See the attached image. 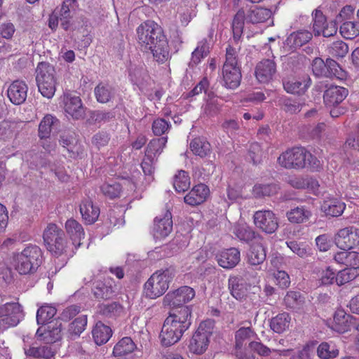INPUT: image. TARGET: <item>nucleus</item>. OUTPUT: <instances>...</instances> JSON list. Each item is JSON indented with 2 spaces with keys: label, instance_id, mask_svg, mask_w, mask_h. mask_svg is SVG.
<instances>
[{
  "label": "nucleus",
  "instance_id": "nucleus-1",
  "mask_svg": "<svg viewBox=\"0 0 359 359\" xmlns=\"http://www.w3.org/2000/svg\"><path fill=\"white\" fill-rule=\"evenodd\" d=\"M138 42L145 50H149L155 60L164 62L169 58V46L161 26L147 20L137 29Z\"/></svg>",
  "mask_w": 359,
  "mask_h": 359
},
{
  "label": "nucleus",
  "instance_id": "nucleus-2",
  "mask_svg": "<svg viewBox=\"0 0 359 359\" xmlns=\"http://www.w3.org/2000/svg\"><path fill=\"white\" fill-rule=\"evenodd\" d=\"M191 325V309L189 306L172 309L165 319L159 338L163 346L177 343Z\"/></svg>",
  "mask_w": 359,
  "mask_h": 359
},
{
  "label": "nucleus",
  "instance_id": "nucleus-3",
  "mask_svg": "<svg viewBox=\"0 0 359 359\" xmlns=\"http://www.w3.org/2000/svg\"><path fill=\"white\" fill-rule=\"evenodd\" d=\"M277 162L286 169H302L307 164L313 168L319 165V161L302 147H293L283 152L278 158Z\"/></svg>",
  "mask_w": 359,
  "mask_h": 359
},
{
  "label": "nucleus",
  "instance_id": "nucleus-4",
  "mask_svg": "<svg viewBox=\"0 0 359 359\" xmlns=\"http://www.w3.org/2000/svg\"><path fill=\"white\" fill-rule=\"evenodd\" d=\"M42 251L36 245H30L14 257L15 269L22 275L35 273L42 263Z\"/></svg>",
  "mask_w": 359,
  "mask_h": 359
},
{
  "label": "nucleus",
  "instance_id": "nucleus-5",
  "mask_svg": "<svg viewBox=\"0 0 359 359\" xmlns=\"http://www.w3.org/2000/svg\"><path fill=\"white\" fill-rule=\"evenodd\" d=\"M175 275V271L170 267L154 272L144 285V292L149 299H156L168 289L170 283Z\"/></svg>",
  "mask_w": 359,
  "mask_h": 359
},
{
  "label": "nucleus",
  "instance_id": "nucleus-6",
  "mask_svg": "<svg viewBox=\"0 0 359 359\" xmlns=\"http://www.w3.org/2000/svg\"><path fill=\"white\" fill-rule=\"evenodd\" d=\"M36 81L39 91L48 99L55 95L57 85L55 69L47 62H40L36 69Z\"/></svg>",
  "mask_w": 359,
  "mask_h": 359
},
{
  "label": "nucleus",
  "instance_id": "nucleus-7",
  "mask_svg": "<svg viewBox=\"0 0 359 359\" xmlns=\"http://www.w3.org/2000/svg\"><path fill=\"white\" fill-rule=\"evenodd\" d=\"M213 327L214 322L211 320L200 323L190 340L189 344L190 352L196 355H201L205 352L210 343V337L212 334Z\"/></svg>",
  "mask_w": 359,
  "mask_h": 359
},
{
  "label": "nucleus",
  "instance_id": "nucleus-8",
  "mask_svg": "<svg viewBox=\"0 0 359 359\" xmlns=\"http://www.w3.org/2000/svg\"><path fill=\"white\" fill-rule=\"evenodd\" d=\"M23 318L24 313L20 304L6 303L0 306V329L15 327Z\"/></svg>",
  "mask_w": 359,
  "mask_h": 359
},
{
  "label": "nucleus",
  "instance_id": "nucleus-9",
  "mask_svg": "<svg viewBox=\"0 0 359 359\" xmlns=\"http://www.w3.org/2000/svg\"><path fill=\"white\" fill-rule=\"evenodd\" d=\"M195 290L189 286H182L169 292L163 298V304L172 306L175 309L184 307L183 305L190 302L195 297Z\"/></svg>",
  "mask_w": 359,
  "mask_h": 359
},
{
  "label": "nucleus",
  "instance_id": "nucleus-10",
  "mask_svg": "<svg viewBox=\"0 0 359 359\" xmlns=\"http://www.w3.org/2000/svg\"><path fill=\"white\" fill-rule=\"evenodd\" d=\"M334 242L341 250L348 251L359 245V229L348 226L339 230Z\"/></svg>",
  "mask_w": 359,
  "mask_h": 359
},
{
  "label": "nucleus",
  "instance_id": "nucleus-11",
  "mask_svg": "<svg viewBox=\"0 0 359 359\" xmlns=\"http://www.w3.org/2000/svg\"><path fill=\"white\" fill-rule=\"evenodd\" d=\"M253 219L255 225L266 233H273L278 228V219L271 210L256 211Z\"/></svg>",
  "mask_w": 359,
  "mask_h": 359
},
{
  "label": "nucleus",
  "instance_id": "nucleus-12",
  "mask_svg": "<svg viewBox=\"0 0 359 359\" xmlns=\"http://www.w3.org/2000/svg\"><path fill=\"white\" fill-rule=\"evenodd\" d=\"M61 323L58 320L50 321L38 328L36 335L40 341L50 344L61 338Z\"/></svg>",
  "mask_w": 359,
  "mask_h": 359
},
{
  "label": "nucleus",
  "instance_id": "nucleus-13",
  "mask_svg": "<svg viewBox=\"0 0 359 359\" xmlns=\"http://www.w3.org/2000/svg\"><path fill=\"white\" fill-rule=\"evenodd\" d=\"M27 93V84L20 80L13 81L7 89V96L9 100L15 105L22 104L26 101Z\"/></svg>",
  "mask_w": 359,
  "mask_h": 359
},
{
  "label": "nucleus",
  "instance_id": "nucleus-14",
  "mask_svg": "<svg viewBox=\"0 0 359 359\" xmlns=\"http://www.w3.org/2000/svg\"><path fill=\"white\" fill-rule=\"evenodd\" d=\"M172 230V215L166 211L163 215L157 216L154 219L153 227L154 236L161 239L168 236Z\"/></svg>",
  "mask_w": 359,
  "mask_h": 359
},
{
  "label": "nucleus",
  "instance_id": "nucleus-15",
  "mask_svg": "<svg viewBox=\"0 0 359 359\" xmlns=\"http://www.w3.org/2000/svg\"><path fill=\"white\" fill-rule=\"evenodd\" d=\"M276 73V64L273 60L264 59L257 63L255 67V76L260 83H268Z\"/></svg>",
  "mask_w": 359,
  "mask_h": 359
},
{
  "label": "nucleus",
  "instance_id": "nucleus-16",
  "mask_svg": "<svg viewBox=\"0 0 359 359\" xmlns=\"http://www.w3.org/2000/svg\"><path fill=\"white\" fill-rule=\"evenodd\" d=\"M115 285L109 278L104 280H97L93 283L92 292L97 299H107L111 298L115 292Z\"/></svg>",
  "mask_w": 359,
  "mask_h": 359
},
{
  "label": "nucleus",
  "instance_id": "nucleus-17",
  "mask_svg": "<svg viewBox=\"0 0 359 359\" xmlns=\"http://www.w3.org/2000/svg\"><path fill=\"white\" fill-rule=\"evenodd\" d=\"M242 78L239 66H228L224 65L222 68V80L224 86L229 89H236L240 84Z\"/></svg>",
  "mask_w": 359,
  "mask_h": 359
},
{
  "label": "nucleus",
  "instance_id": "nucleus-18",
  "mask_svg": "<svg viewBox=\"0 0 359 359\" xmlns=\"http://www.w3.org/2000/svg\"><path fill=\"white\" fill-rule=\"evenodd\" d=\"M209 189L204 184L194 186L192 189L184 196V202L191 206L203 203L209 195Z\"/></svg>",
  "mask_w": 359,
  "mask_h": 359
},
{
  "label": "nucleus",
  "instance_id": "nucleus-19",
  "mask_svg": "<svg viewBox=\"0 0 359 359\" xmlns=\"http://www.w3.org/2000/svg\"><path fill=\"white\" fill-rule=\"evenodd\" d=\"M348 94L346 88L333 86L325 90L323 95L324 102L327 107H334L341 103Z\"/></svg>",
  "mask_w": 359,
  "mask_h": 359
},
{
  "label": "nucleus",
  "instance_id": "nucleus-20",
  "mask_svg": "<svg viewBox=\"0 0 359 359\" xmlns=\"http://www.w3.org/2000/svg\"><path fill=\"white\" fill-rule=\"evenodd\" d=\"M60 126V121L52 114H46L41 119L39 125L38 135L42 140L47 141L53 130H57Z\"/></svg>",
  "mask_w": 359,
  "mask_h": 359
},
{
  "label": "nucleus",
  "instance_id": "nucleus-21",
  "mask_svg": "<svg viewBox=\"0 0 359 359\" xmlns=\"http://www.w3.org/2000/svg\"><path fill=\"white\" fill-rule=\"evenodd\" d=\"M229 290L231 294L237 300L245 299L250 285L242 278L230 277L228 280Z\"/></svg>",
  "mask_w": 359,
  "mask_h": 359
},
{
  "label": "nucleus",
  "instance_id": "nucleus-22",
  "mask_svg": "<svg viewBox=\"0 0 359 359\" xmlns=\"http://www.w3.org/2000/svg\"><path fill=\"white\" fill-rule=\"evenodd\" d=\"M65 109L68 114L76 119L82 118L85 113L81 98L70 94L65 97Z\"/></svg>",
  "mask_w": 359,
  "mask_h": 359
},
{
  "label": "nucleus",
  "instance_id": "nucleus-23",
  "mask_svg": "<svg viewBox=\"0 0 359 359\" xmlns=\"http://www.w3.org/2000/svg\"><path fill=\"white\" fill-rule=\"evenodd\" d=\"M240 251L231 248L222 251L217 256L219 265L224 269H232L240 262Z\"/></svg>",
  "mask_w": 359,
  "mask_h": 359
},
{
  "label": "nucleus",
  "instance_id": "nucleus-24",
  "mask_svg": "<svg viewBox=\"0 0 359 359\" xmlns=\"http://www.w3.org/2000/svg\"><path fill=\"white\" fill-rule=\"evenodd\" d=\"M311 83L309 76L299 79H292L283 82L284 89L289 93L302 95L304 94Z\"/></svg>",
  "mask_w": 359,
  "mask_h": 359
},
{
  "label": "nucleus",
  "instance_id": "nucleus-25",
  "mask_svg": "<svg viewBox=\"0 0 359 359\" xmlns=\"http://www.w3.org/2000/svg\"><path fill=\"white\" fill-rule=\"evenodd\" d=\"M136 345L130 337H123L118 341L113 349V355L119 359H127L135 349Z\"/></svg>",
  "mask_w": 359,
  "mask_h": 359
},
{
  "label": "nucleus",
  "instance_id": "nucleus-26",
  "mask_svg": "<svg viewBox=\"0 0 359 359\" xmlns=\"http://www.w3.org/2000/svg\"><path fill=\"white\" fill-rule=\"evenodd\" d=\"M80 212L85 222L91 224L97 221L100 215V209L93 205L90 198L84 199L80 205Z\"/></svg>",
  "mask_w": 359,
  "mask_h": 359
},
{
  "label": "nucleus",
  "instance_id": "nucleus-27",
  "mask_svg": "<svg viewBox=\"0 0 359 359\" xmlns=\"http://www.w3.org/2000/svg\"><path fill=\"white\" fill-rule=\"evenodd\" d=\"M66 231L76 247L81 245V241L84 238V230L81 224L74 219H68L65 223Z\"/></svg>",
  "mask_w": 359,
  "mask_h": 359
},
{
  "label": "nucleus",
  "instance_id": "nucleus-28",
  "mask_svg": "<svg viewBox=\"0 0 359 359\" xmlns=\"http://www.w3.org/2000/svg\"><path fill=\"white\" fill-rule=\"evenodd\" d=\"M271 15L269 9L255 6L247 12L246 21L252 24L263 23L271 18Z\"/></svg>",
  "mask_w": 359,
  "mask_h": 359
},
{
  "label": "nucleus",
  "instance_id": "nucleus-29",
  "mask_svg": "<svg viewBox=\"0 0 359 359\" xmlns=\"http://www.w3.org/2000/svg\"><path fill=\"white\" fill-rule=\"evenodd\" d=\"M312 39V34L307 30H299L293 32L287 37V45L291 49H297L308 43Z\"/></svg>",
  "mask_w": 359,
  "mask_h": 359
},
{
  "label": "nucleus",
  "instance_id": "nucleus-30",
  "mask_svg": "<svg viewBox=\"0 0 359 359\" xmlns=\"http://www.w3.org/2000/svg\"><path fill=\"white\" fill-rule=\"evenodd\" d=\"M286 216L291 223L302 224L310 219L311 212L306 206H299L287 211Z\"/></svg>",
  "mask_w": 359,
  "mask_h": 359
},
{
  "label": "nucleus",
  "instance_id": "nucleus-31",
  "mask_svg": "<svg viewBox=\"0 0 359 359\" xmlns=\"http://www.w3.org/2000/svg\"><path fill=\"white\" fill-rule=\"evenodd\" d=\"M92 333L95 344L102 345L109 341L111 337L112 330L110 327L99 321L95 324Z\"/></svg>",
  "mask_w": 359,
  "mask_h": 359
},
{
  "label": "nucleus",
  "instance_id": "nucleus-32",
  "mask_svg": "<svg viewBox=\"0 0 359 359\" xmlns=\"http://www.w3.org/2000/svg\"><path fill=\"white\" fill-rule=\"evenodd\" d=\"M245 20H246L245 13L243 9H240L236 13L232 20L233 39L236 44L238 43L242 37Z\"/></svg>",
  "mask_w": 359,
  "mask_h": 359
},
{
  "label": "nucleus",
  "instance_id": "nucleus-33",
  "mask_svg": "<svg viewBox=\"0 0 359 359\" xmlns=\"http://www.w3.org/2000/svg\"><path fill=\"white\" fill-rule=\"evenodd\" d=\"M266 250L261 243L253 244L248 255V262L252 266H258L266 259Z\"/></svg>",
  "mask_w": 359,
  "mask_h": 359
},
{
  "label": "nucleus",
  "instance_id": "nucleus-34",
  "mask_svg": "<svg viewBox=\"0 0 359 359\" xmlns=\"http://www.w3.org/2000/svg\"><path fill=\"white\" fill-rule=\"evenodd\" d=\"M346 205L337 198H332L323 201L321 210L327 215L332 217L340 216L345 210Z\"/></svg>",
  "mask_w": 359,
  "mask_h": 359
},
{
  "label": "nucleus",
  "instance_id": "nucleus-35",
  "mask_svg": "<svg viewBox=\"0 0 359 359\" xmlns=\"http://www.w3.org/2000/svg\"><path fill=\"white\" fill-rule=\"evenodd\" d=\"M290 321L291 318L288 313H278L271 319L270 327L273 332L281 334L289 328Z\"/></svg>",
  "mask_w": 359,
  "mask_h": 359
},
{
  "label": "nucleus",
  "instance_id": "nucleus-36",
  "mask_svg": "<svg viewBox=\"0 0 359 359\" xmlns=\"http://www.w3.org/2000/svg\"><path fill=\"white\" fill-rule=\"evenodd\" d=\"M94 93L98 102L107 103L114 98L115 91L109 83L101 82L95 88Z\"/></svg>",
  "mask_w": 359,
  "mask_h": 359
},
{
  "label": "nucleus",
  "instance_id": "nucleus-37",
  "mask_svg": "<svg viewBox=\"0 0 359 359\" xmlns=\"http://www.w3.org/2000/svg\"><path fill=\"white\" fill-rule=\"evenodd\" d=\"M209 52L210 44L206 39H203L198 43L197 47L193 51L189 65L191 67L197 65L202 59L207 57Z\"/></svg>",
  "mask_w": 359,
  "mask_h": 359
},
{
  "label": "nucleus",
  "instance_id": "nucleus-38",
  "mask_svg": "<svg viewBox=\"0 0 359 359\" xmlns=\"http://www.w3.org/2000/svg\"><path fill=\"white\" fill-rule=\"evenodd\" d=\"M191 151L201 158L208 156L211 153L210 144L204 139L195 138L190 143Z\"/></svg>",
  "mask_w": 359,
  "mask_h": 359
},
{
  "label": "nucleus",
  "instance_id": "nucleus-39",
  "mask_svg": "<svg viewBox=\"0 0 359 359\" xmlns=\"http://www.w3.org/2000/svg\"><path fill=\"white\" fill-rule=\"evenodd\" d=\"M304 297L299 292L288 291L284 297V304L288 309L299 310L304 304Z\"/></svg>",
  "mask_w": 359,
  "mask_h": 359
},
{
  "label": "nucleus",
  "instance_id": "nucleus-40",
  "mask_svg": "<svg viewBox=\"0 0 359 359\" xmlns=\"http://www.w3.org/2000/svg\"><path fill=\"white\" fill-rule=\"evenodd\" d=\"M233 233L239 240L246 243H249L253 239H256L255 231L245 224H236L233 226Z\"/></svg>",
  "mask_w": 359,
  "mask_h": 359
},
{
  "label": "nucleus",
  "instance_id": "nucleus-41",
  "mask_svg": "<svg viewBox=\"0 0 359 359\" xmlns=\"http://www.w3.org/2000/svg\"><path fill=\"white\" fill-rule=\"evenodd\" d=\"M166 143V137L153 139L147 145L145 151L146 156L156 159L157 156L163 151Z\"/></svg>",
  "mask_w": 359,
  "mask_h": 359
},
{
  "label": "nucleus",
  "instance_id": "nucleus-42",
  "mask_svg": "<svg viewBox=\"0 0 359 359\" xmlns=\"http://www.w3.org/2000/svg\"><path fill=\"white\" fill-rule=\"evenodd\" d=\"M359 276V266L346 268L338 272L336 276V283L338 285H342L354 280Z\"/></svg>",
  "mask_w": 359,
  "mask_h": 359
},
{
  "label": "nucleus",
  "instance_id": "nucleus-43",
  "mask_svg": "<svg viewBox=\"0 0 359 359\" xmlns=\"http://www.w3.org/2000/svg\"><path fill=\"white\" fill-rule=\"evenodd\" d=\"M249 347L253 352L257 353L260 356H269L272 351L279 352L280 355L287 356L290 350L271 349L260 341H251L249 343Z\"/></svg>",
  "mask_w": 359,
  "mask_h": 359
},
{
  "label": "nucleus",
  "instance_id": "nucleus-44",
  "mask_svg": "<svg viewBox=\"0 0 359 359\" xmlns=\"http://www.w3.org/2000/svg\"><path fill=\"white\" fill-rule=\"evenodd\" d=\"M190 178L184 170H180L174 177L173 186L175 191L180 193L184 192L190 187Z\"/></svg>",
  "mask_w": 359,
  "mask_h": 359
},
{
  "label": "nucleus",
  "instance_id": "nucleus-45",
  "mask_svg": "<svg viewBox=\"0 0 359 359\" xmlns=\"http://www.w3.org/2000/svg\"><path fill=\"white\" fill-rule=\"evenodd\" d=\"M44 243L48 250L55 256L62 255L66 248L65 235L55 237L52 241H46Z\"/></svg>",
  "mask_w": 359,
  "mask_h": 359
},
{
  "label": "nucleus",
  "instance_id": "nucleus-46",
  "mask_svg": "<svg viewBox=\"0 0 359 359\" xmlns=\"http://www.w3.org/2000/svg\"><path fill=\"white\" fill-rule=\"evenodd\" d=\"M339 31L345 39H354L359 35V22L351 21L344 22L340 26Z\"/></svg>",
  "mask_w": 359,
  "mask_h": 359
},
{
  "label": "nucleus",
  "instance_id": "nucleus-47",
  "mask_svg": "<svg viewBox=\"0 0 359 359\" xmlns=\"http://www.w3.org/2000/svg\"><path fill=\"white\" fill-rule=\"evenodd\" d=\"M336 262L340 264H344L346 266H355L359 263V256L355 252H348L344 250L343 252H338L334 256Z\"/></svg>",
  "mask_w": 359,
  "mask_h": 359
},
{
  "label": "nucleus",
  "instance_id": "nucleus-48",
  "mask_svg": "<svg viewBox=\"0 0 359 359\" xmlns=\"http://www.w3.org/2000/svg\"><path fill=\"white\" fill-rule=\"evenodd\" d=\"M56 314V309L53 306H41L36 313V321L39 325H46L48 323L49 320L54 317Z\"/></svg>",
  "mask_w": 359,
  "mask_h": 359
},
{
  "label": "nucleus",
  "instance_id": "nucleus-49",
  "mask_svg": "<svg viewBox=\"0 0 359 359\" xmlns=\"http://www.w3.org/2000/svg\"><path fill=\"white\" fill-rule=\"evenodd\" d=\"M122 310L121 306L116 302L101 304L97 306V312L107 318L118 315Z\"/></svg>",
  "mask_w": 359,
  "mask_h": 359
},
{
  "label": "nucleus",
  "instance_id": "nucleus-50",
  "mask_svg": "<svg viewBox=\"0 0 359 359\" xmlns=\"http://www.w3.org/2000/svg\"><path fill=\"white\" fill-rule=\"evenodd\" d=\"M279 189L275 184H256L253 187V194L256 197L270 196L276 194Z\"/></svg>",
  "mask_w": 359,
  "mask_h": 359
},
{
  "label": "nucleus",
  "instance_id": "nucleus-51",
  "mask_svg": "<svg viewBox=\"0 0 359 359\" xmlns=\"http://www.w3.org/2000/svg\"><path fill=\"white\" fill-rule=\"evenodd\" d=\"M351 316L346 314L344 310H337L334 315V321L335 323V329L338 332H345L348 330V321Z\"/></svg>",
  "mask_w": 359,
  "mask_h": 359
},
{
  "label": "nucleus",
  "instance_id": "nucleus-52",
  "mask_svg": "<svg viewBox=\"0 0 359 359\" xmlns=\"http://www.w3.org/2000/svg\"><path fill=\"white\" fill-rule=\"evenodd\" d=\"M328 53L332 57H344L348 52V45L339 40L331 43L327 48Z\"/></svg>",
  "mask_w": 359,
  "mask_h": 359
},
{
  "label": "nucleus",
  "instance_id": "nucleus-53",
  "mask_svg": "<svg viewBox=\"0 0 359 359\" xmlns=\"http://www.w3.org/2000/svg\"><path fill=\"white\" fill-rule=\"evenodd\" d=\"M317 355L321 359H330L339 355V350L327 342L321 343L317 348Z\"/></svg>",
  "mask_w": 359,
  "mask_h": 359
},
{
  "label": "nucleus",
  "instance_id": "nucleus-54",
  "mask_svg": "<svg viewBox=\"0 0 359 359\" xmlns=\"http://www.w3.org/2000/svg\"><path fill=\"white\" fill-rule=\"evenodd\" d=\"M26 354L36 358H50L53 353L51 348L47 346H32L25 351Z\"/></svg>",
  "mask_w": 359,
  "mask_h": 359
},
{
  "label": "nucleus",
  "instance_id": "nucleus-55",
  "mask_svg": "<svg viewBox=\"0 0 359 359\" xmlns=\"http://www.w3.org/2000/svg\"><path fill=\"white\" fill-rule=\"evenodd\" d=\"M100 189L105 196L111 199L118 197L122 190L121 184L116 182L104 183Z\"/></svg>",
  "mask_w": 359,
  "mask_h": 359
},
{
  "label": "nucleus",
  "instance_id": "nucleus-56",
  "mask_svg": "<svg viewBox=\"0 0 359 359\" xmlns=\"http://www.w3.org/2000/svg\"><path fill=\"white\" fill-rule=\"evenodd\" d=\"M87 325V316L81 315L75 318L69 325V331L72 334L79 336Z\"/></svg>",
  "mask_w": 359,
  "mask_h": 359
},
{
  "label": "nucleus",
  "instance_id": "nucleus-57",
  "mask_svg": "<svg viewBox=\"0 0 359 359\" xmlns=\"http://www.w3.org/2000/svg\"><path fill=\"white\" fill-rule=\"evenodd\" d=\"M325 77H336L341 79L344 72L339 64L334 60L328 58L326 60Z\"/></svg>",
  "mask_w": 359,
  "mask_h": 359
},
{
  "label": "nucleus",
  "instance_id": "nucleus-58",
  "mask_svg": "<svg viewBox=\"0 0 359 359\" xmlns=\"http://www.w3.org/2000/svg\"><path fill=\"white\" fill-rule=\"evenodd\" d=\"M287 247L301 258H306L311 255V248L296 241L286 242Z\"/></svg>",
  "mask_w": 359,
  "mask_h": 359
},
{
  "label": "nucleus",
  "instance_id": "nucleus-59",
  "mask_svg": "<svg viewBox=\"0 0 359 359\" xmlns=\"http://www.w3.org/2000/svg\"><path fill=\"white\" fill-rule=\"evenodd\" d=\"M313 29L316 36H320L326 24V18L320 11L316 10L313 13Z\"/></svg>",
  "mask_w": 359,
  "mask_h": 359
},
{
  "label": "nucleus",
  "instance_id": "nucleus-60",
  "mask_svg": "<svg viewBox=\"0 0 359 359\" xmlns=\"http://www.w3.org/2000/svg\"><path fill=\"white\" fill-rule=\"evenodd\" d=\"M221 106L217 97H211L208 100L204 106L203 112L208 116H214L219 112Z\"/></svg>",
  "mask_w": 359,
  "mask_h": 359
},
{
  "label": "nucleus",
  "instance_id": "nucleus-61",
  "mask_svg": "<svg viewBox=\"0 0 359 359\" xmlns=\"http://www.w3.org/2000/svg\"><path fill=\"white\" fill-rule=\"evenodd\" d=\"M59 236H64L62 230L55 224H48L43 231V241H52L53 238Z\"/></svg>",
  "mask_w": 359,
  "mask_h": 359
},
{
  "label": "nucleus",
  "instance_id": "nucleus-62",
  "mask_svg": "<svg viewBox=\"0 0 359 359\" xmlns=\"http://www.w3.org/2000/svg\"><path fill=\"white\" fill-rule=\"evenodd\" d=\"M254 332L251 329V327H241L238 330L236 331L235 334L236 339V345L235 347L243 346V342L250 339L252 336H253Z\"/></svg>",
  "mask_w": 359,
  "mask_h": 359
},
{
  "label": "nucleus",
  "instance_id": "nucleus-63",
  "mask_svg": "<svg viewBox=\"0 0 359 359\" xmlns=\"http://www.w3.org/2000/svg\"><path fill=\"white\" fill-rule=\"evenodd\" d=\"M240 50V46L233 47L231 45H228L226 48V61L224 65L228 66H239L238 63V53Z\"/></svg>",
  "mask_w": 359,
  "mask_h": 359
},
{
  "label": "nucleus",
  "instance_id": "nucleus-64",
  "mask_svg": "<svg viewBox=\"0 0 359 359\" xmlns=\"http://www.w3.org/2000/svg\"><path fill=\"white\" fill-rule=\"evenodd\" d=\"M262 156V151L258 143H252L250 146L248 151V158L254 165L261 163Z\"/></svg>",
  "mask_w": 359,
  "mask_h": 359
}]
</instances>
